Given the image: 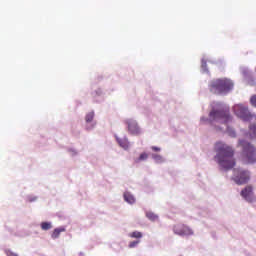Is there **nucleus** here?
<instances>
[{
  "mask_svg": "<svg viewBox=\"0 0 256 256\" xmlns=\"http://www.w3.org/2000/svg\"><path fill=\"white\" fill-rule=\"evenodd\" d=\"M214 150L216 152L215 160L222 169L229 171V169H233L235 167V158H233L235 150L233 147L223 142H216Z\"/></svg>",
  "mask_w": 256,
  "mask_h": 256,
  "instance_id": "f257e3e1",
  "label": "nucleus"
},
{
  "mask_svg": "<svg viewBox=\"0 0 256 256\" xmlns=\"http://www.w3.org/2000/svg\"><path fill=\"white\" fill-rule=\"evenodd\" d=\"M211 93L221 95V93H229L233 89V82L227 78L212 80L209 85Z\"/></svg>",
  "mask_w": 256,
  "mask_h": 256,
  "instance_id": "f03ea898",
  "label": "nucleus"
},
{
  "mask_svg": "<svg viewBox=\"0 0 256 256\" xmlns=\"http://www.w3.org/2000/svg\"><path fill=\"white\" fill-rule=\"evenodd\" d=\"M239 145L243 149V155L246 163H256V150L253 145L245 140H240Z\"/></svg>",
  "mask_w": 256,
  "mask_h": 256,
  "instance_id": "7ed1b4c3",
  "label": "nucleus"
},
{
  "mask_svg": "<svg viewBox=\"0 0 256 256\" xmlns=\"http://www.w3.org/2000/svg\"><path fill=\"white\" fill-rule=\"evenodd\" d=\"M212 121H219V123H227L233 121V118L229 114V110H212L209 114Z\"/></svg>",
  "mask_w": 256,
  "mask_h": 256,
  "instance_id": "20e7f679",
  "label": "nucleus"
},
{
  "mask_svg": "<svg viewBox=\"0 0 256 256\" xmlns=\"http://www.w3.org/2000/svg\"><path fill=\"white\" fill-rule=\"evenodd\" d=\"M233 111L237 117L242 119L243 121L251 120V112H249V108L243 104H237L233 107Z\"/></svg>",
  "mask_w": 256,
  "mask_h": 256,
  "instance_id": "39448f33",
  "label": "nucleus"
},
{
  "mask_svg": "<svg viewBox=\"0 0 256 256\" xmlns=\"http://www.w3.org/2000/svg\"><path fill=\"white\" fill-rule=\"evenodd\" d=\"M249 171L246 170H234L233 180L237 185H245V183H249Z\"/></svg>",
  "mask_w": 256,
  "mask_h": 256,
  "instance_id": "423d86ee",
  "label": "nucleus"
},
{
  "mask_svg": "<svg viewBox=\"0 0 256 256\" xmlns=\"http://www.w3.org/2000/svg\"><path fill=\"white\" fill-rule=\"evenodd\" d=\"M173 231L176 235L180 236L193 235V230L185 224H176L173 228Z\"/></svg>",
  "mask_w": 256,
  "mask_h": 256,
  "instance_id": "0eeeda50",
  "label": "nucleus"
},
{
  "mask_svg": "<svg viewBox=\"0 0 256 256\" xmlns=\"http://www.w3.org/2000/svg\"><path fill=\"white\" fill-rule=\"evenodd\" d=\"M240 195L246 201H249V202L253 201V199L255 198L253 193V186L251 185L246 186L244 189H242Z\"/></svg>",
  "mask_w": 256,
  "mask_h": 256,
  "instance_id": "6e6552de",
  "label": "nucleus"
},
{
  "mask_svg": "<svg viewBox=\"0 0 256 256\" xmlns=\"http://www.w3.org/2000/svg\"><path fill=\"white\" fill-rule=\"evenodd\" d=\"M126 125H128V131L131 133V135H139V133H141L139 125L135 120H126Z\"/></svg>",
  "mask_w": 256,
  "mask_h": 256,
  "instance_id": "1a4fd4ad",
  "label": "nucleus"
},
{
  "mask_svg": "<svg viewBox=\"0 0 256 256\" xmlns=\"http://www.w3.org/2000/svg\"><path fill=\"white\" fill-rule=\"evenodd\" d=\"M117 142L122 149H125L126 151L129 149V140H127V138H117Z\"/></svg>",
  "mask_w": 256,
  "mask_h": 256,
  "instance_id": "9d476101",
  "label": "nucleus"
},
{
  "mask_svg": "<svg viewBox=\"0 0 256 256\" xmlns=\"http://www.w3.org/2000/svg\"><path fill=\"white\" fill-rule=\"evenodd\" d=\"M124 200L126 201V203H130V205H133V203H135V196H133L129 192H125L124 193Z\"/></svg>",
  "mask_w": 256,
  "mask_h": 256,
  "instance_id": "9b49d317",
  "label": "nucleus"
},
{
  "mask_svg": "<svg viewBox=\"0 0 256 256\" xmlns=\"http://www.w3.org/2000/svg\"><path fill=\"white\" fill-rule=\"evenodd\" d=\"M63 231H65V228L54 229V231L52 233V239H57L61 235V233H63Z\"/></svg>",
  "mask_w": 256,
  "mask_h": 256,
  "instance_id": "f8f14e48",
  "label": "nucleus"
},
{
  "mask_svg": "<svg viewBox=\"0 0 256 256\" xmlns=\"http://www.w3.org/2000/svg\"><path fill=\"white\" fill-rule=\"evenodd\" d=\"M146 217L150 221H158V219H159V216H157V214H155L153 212H146Z\"/></svg>",
  "mask_w": 256,
  "mask_h": 256,
  "instance_id": "ddd939ff",
  "label": "nucleus"
},
{
  "mask_svg": "<svg viewBox=\"0 0 256 256\" xmlns=\"http://www.w3.org/2000/svg\"><path fill=\"white\" fill-rule=\"evenodd\" d=\"M129 237H131V239H141L143 237V233L139 231H134L129 234Z\"/></svg>",
  "mask_w": 256,
  "mask_h": 256,
  "instance_id": "4468645a",
  "label": "nucleus"
},
{
  "mask_svg": "<svg viewBox=\"0 0 256 256\" xmlns=\"http://www.w3.org/2000/svg\"><path fill=\"white\" fill-rule=\"evenodd\" d=\"M94 117H95V112H89L88 114H86V117H85L86 123H91Z\"/></svg>",
  "mask_w": 256,
  "mask_h": 256,
  "instance_id": "2eb2a0df",
  "label": "nucleus"
},
{
  "mask_svg": "<svg viewBox=\"0 0 256 256\" xmlns=\"http://www.w3.org/2000/svg\"><path fill=\"white\" fill-rule=\"evenodd\" d=\"M51 223L50 222H42L41 223V229L43 231H49V229H51Z\"/></svg>",
  "mask_w": 256,
  "mask_h": 256,
  "instance_id": "dca6fc26",
  "label": "nucleus"
},
{
  "mask_svg": "<svg viewBox=\"0 0 256 256\" xmlns=\"http://www.w3.org/2000/svg\"><path fill=\"white\" fill-rule=\"evenodd\" d=\"M251 139H256V125L250 126Z\"/></svg>",
  "mask_w": 256,
  "mask_h": 256,
  "instance_id": "f3484780",
  "label": "nucleus"
},
{
  "mask_svg": "<svg viewBox=\"0 0 256 256\" xmlns=\"http://www.w3.org/2000/svg\"><path fill=\"white\" fill-rule=\"evenodd\" d=\"M152 157L155 161H157V163H163V156L159 154H153Z\"/></svg>",
  "mask_w": 256,
  "mask_h": 256,
  "instance_id": "a211bd4d",
  "label": "nucleus"
},
{
  "mask_svg": "<svg viewBox=\"0 0 256 256\" xmlns=\"http://www.w3.org/2000/svg\"><path fill=\"white\" fill-rule=\"evenodd\" d=\"M226 131L230 137H236V133L235 130H233V128L227 127Z\"/></svg>",
  "mask_w": 256,
  "mask_h": 256,
  "instance_id": "6ab92c4d",
  "label": "nucleus"
},
{
  "mask_svg": "<svg viewBox=\"0 0 256 256\" xmlns=\"http://www.w3.org/2000/svg\"><path fill=\"white\" fill-rule=\"evenodd\" d=\"M139 243H141V240H135L129 243V248L133 249L135 247H137V245H139Z\"/></svg>",
  "mask_w": 256,
  "mask_h": 256,
  "instance_id": "aec40b11",
  "label": "nucleus"
},
{
  "mask_svg": "<svg viewBox=\"0 0 256 256\" xmlns=\"http://www.w3.org/2000/svg\"><path fill=\"white\" fill-rule=\"evenodd\" d=\"M148 157H149V155L144 152V153L140 154L138 161H145L148 159Z\"/></svg>",
  "mask_w": 256,
  "mask_h": 256,
  "instance_id": "412c9836",
  "label": "nucleus"
},
{
  "mask_svg": "<svg viewBox=\"0 0 256 256\" xmlns=\"http://www.w3.org/2000/svg\"><path fill=\"white\" fill-rule=\"evenodd\" d=\"M250 103H251L252 107H256V95H253L250 98Z\"/></svg>",
  "mask_w": 256,
  "mask_h": 256,
  "instance_id": "4be33fe9",
  "label": "nucleus"
},
{
  "mask_svg": "<svg viewBox=\"0 0 256 256\" xmlns=\"http://www.w3.org/2000/svg\"><path fill=\"white\" fill-rule=\"evenodd\" d=\"M5 253H6L7 256H19L11 250H5Z\"/></svg>",
  "mask_w": 256,
  "mask_h": 256,
  "instance_id": "5701e85b",
  "label": "nucleus"
},
{
  "mask_svg": "<svg viewBox=\"0 0 256 256\" xmlns=\"http://www.w3.org/2000/svg\"><path fill=\"white\" fill-rule=\"evenodd\" d=\"M201 67H202V69H207V60L202 59Z\"/></svg>",
  "mask_w": 256,
  "mask_h": 256,
  "instance_id": "b1692460",
  "label": "nucleus"
},
{
  "mask_svg": "<svg viewBox=\"0 0 256 256\" xmlns=\"http://www.w3.org/2000/svg\"><path fill=\"white\" fill-rule=\"evenodd\" d=\"M151 149H152V151H161V148L156 147V146H152Z\"/></svg>",
  "mask_w": 256,
  "mask_h": 256,
  "instance_id": "393cba45",
  "label": "nucleus"
}]
</instances>
